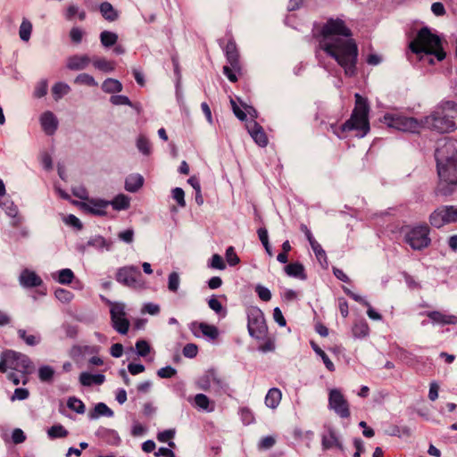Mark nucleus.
I'll return each instance as SVG.
<instances>
[{
  "label": "nucleus",
  "mask_w": 457,
  "mask_h": 457,
  "mask_svg": "<svg viewBox=\"0 0 457 457\" xmlns=\"http://www.w3.org/2000/svg\"><path fill=\"white\" fill-rule=\"evenodd\" d=\"M54 375V371L50 366H42L39 368L38 376L41 381H52Z\"/></svg>",
  "instance_id": "49"
},
{
  "label": "nucleus",
  "mask_w": 457,
  "mask_h": 457,
  "mask_svg": "<svg viewBox=\"0 0 457 457\" xmlns=\"http://www.w3.org/2000/svg\"><path fill=\"white\" fill-rule=\"evenodd\" d=\"M102 89L108 94L120 93L122 90V84L115 79H106L102 84Z\"/></svg>",
  "instance_id": "30"
},
{
  "label": "nucleus",
  "mask_w": 457,
  "mask_h": 457,
  "mask_svg": "<svg viewBox=\"0 0 457 457\" xmlns=\"http://www.w3.org/2000/svg\"><path fill=\"white\" fill-rule=\"evenodd\" d=\"M312 36L320 49L336 61L346 77L356 76L359 49L345 21L329 18L322 24H315Z\"/></svg>",
  "instance_id": "1"
},
{
  "label": "nucleus",
  "mask_w": 457,
  "mask_h": 457,
  "mask_svg": "<svg viewBox=\"0 0 457 457\" xmlns=\"http://www.w3.org/2000/svg\"><path fill=\"white\" fill-rule=\"evenodd\" d=\"M175 432L172 429L164 430L162 432H159L157 434V439L162 443H169V445L170 447H175V444L171 442V439L174 437Z\"/></svg>",
  "instance_id": "51"
},
{
  "label": "nucleus",
  "mask_w": 457,
  "mask_h": 457,
  "mask_svg": "<svg viewBox=\"0 0 457 457\" xmlns=\"http://www.w3.org/2000/svg\"><path fill=\"white\" fill-rule=\"evenodd\" d=\"M276 443V440L273 436H268L259 442V449H269L271 448Z\"/></svg>",
  "instance_id": "64"
},
{
  "label": "nucleus",
  "mask_w": 457,
  "mask_h": 457,
  "mask_svg": "<svg viewBox=\"0 0 457 457\" xmlns=\"http://www.w3.org/2000/svg\"><path fill=\"white\" fill-rule=\"evenodd\" d=\"M247 328L250 336L258 340V349L263 353L272 352L275 343L269 335L268 326L262 311L257 306H250L246 310Z\"/></svg>",
  "instance_id": "5"
},
{
  "label": "nucleus",
  "mask_w": 457,
  "mask_h": 457,
  "mask_svg": "<svg viewBox=\"0 0 457 457\" xmlns=\"http://www.w3.org/2000/svg\"><path fill=\"white\" fill-rule=\"evenodd\" d=\"M322 445L325 449L338 448L343 449L341 443L339 442L337 435L330 431L328 435H324L322 437Z\"/></svg>",
  "instance_id": "31"
},
{
  "label": "nucleus",
  "mask_w": 457,
  "mask_h": 457,
  "mask_svg": "<svg viewBox=\"0 0 457 457\" xmlns=\"http://www.w3.org/2000/svg\"><path fill=\"white\" fill-rule=\"evenodd\" d=\"M76 16H78L79 21H84L86 19V12L84 11L79 12L75 5H69L66 10L67 20L71 21Z\"/></svg>",
  "instance_id": "46"
},
{
  "label": "nucleus",
  "mask_w": 457,
  "mask_h": 457,
  "mask_svg": "<svg viewBox=\"0 0 457 457\" xmlns=\"http://www.w3.org/2000/svg\"><path fill=\"white\" fill-rule=\"evenodd\" d=\"M109 203L106 201H91L88 205V210L91 213L96 215H106Z\"/></svg>",
  "instance_id": "32"
},
{
  "label": "nucleus",
  "mask_w": 457,
  "mask_h": 457,
  "mask_svg": "<svg viewBox=\"0 0 457 457\" xmlns=\"http://www.w3.org/2000/svg\"><path fill=\"white\" fill-rule=\"evenodd\" d=\"M240 418L245 425H250L254 421V415L253 411L247 408L243 407L239 411Z\"/></svg>",
  "instance_id": "53"
},
{
  "label": "nucleus",
  "mask_w": 457,
  "mask_h": 457,
  "mask_svg": "<svg viewBox=\"0 0 457 457\" xmlns=\"http://www.w3.org/2000/svg\"><path fill=\"white\" fill-rule=\"evenodd\" d=\"M93 66L103 72L108 73L113 71L116 69L117 63L113 60L98 58L94 60Z\"/></svg>",
  "instance_id": "28"
},
{
  "label": "nucleus",
  "mask_w": 457,
  "mask_h": 457,
  "mask_svg": "<svg viewBox=\"0 0 457 457\" xmlns=\"http://www.w3.org/2000/svg\"><path fill=\"white\" fill-rule=\"evenodd\" d=\"M105 380V377L102 374H91L89 372H82L79 375V382L83 386H91L93 385L100 386Z\"/></svg>",
  "instance_id": "21"
},
{
  "label": "nucleus",
  "mask_w": 457,
  "mask_h": 457,
  "mask_svg": "<svg viewBox=\"0 0 457 457\" xmlns=\"http://www.w3.org/2000/svg\"><path fill=\"white\" fill-rule=\"evenodd\" d=\"M195 404L201 408V409H204V410H211L209 408L210 406V400L209 398L204 395V394H197L195 396Z\"/></svg>",
  "instance_id": "56"
},
{
  "label": "nucleus",
  "mask_w": 457,
  "mask_h": 457,
  "mask_svg": "<svg viewBox=\"0 0 457 457\" xmlns=\"http://www.w3.org/2000/svg\"><path fill=\"white\" fill-rule=\"evenodd\" d=\"M172 197L177 202L179 207L186 206L185 193L180 187H176L172 190Z\"/></svg>",
  "instance_id": "55"
},
{
  "label": "nucleus",
  "mask_w": 457,
  "mask_h": 457,
  "mask_svg": "<svg viewBox=\"0 0 457 457\" xmlns=\"http://www.w3.org/2000/svg\"><path fill=\"white\" fill-rule=\"evenodd\" d=\"M40 123L43 130L47 135H53L57 129L58 121L51 112H46L41 115Z\"/></svg>",
  "instance_id": "20"
},
{
  "label": "nucleus",
  "mask_w": 457,
  "mask_h": 457,
  "mask_svg": "<svg viewBox=\"0 0 457 457\" xmlns=\"http://www.w3.org/2000/svg\"><path fill=\"white\" fill-rule=\"evenodd\" d=\"M311 345L313 351L322 359L326 368L331 372L335 371V365L328 357L326 353L313 341L311 342Z\"/></svg>",
  "instance_id": "34"
},
{
  "label": "nucleus",
  "mask_w": 457,
  "mask_h": 457,
  "mask_svg": "<svg viewBox=\"0 0 457 457\" xmlns=\"http://www.w3.org/2000/svg\"><path fill=\"white\" fill-rule=\"evenodd\" d=\"M328 406L343 419H348L351 416L349 403L339 389L334 388L329 391Z\"/></svg>",
  "instance_id": "12"
},
{
  "label": "nucleus",
  "mask_w": 457,
  "mask_h": 457,
  "mask_svg": "<svg viewBox=\"0 0 457 457\" xmlns=\"http://www.w3.org/2000/svg\"><path fill=\"white\" fill-rule=\"evenodd\" d=\"M182 353L185 357L195 358L198 353V346L193 343L187 344Z\"/></svg>",
  "instance_id": "57"
},
{
  "label": "nucleus",
  "mask_w": 457,
  "mask_h": 457,
  "mask_svg": "<svg viewBox=\"0 0 457 457\" xmlns=\"http://www.w3.org/2000/svg\"><path fill=\"white\" fill-rule=\"evenodd\" d=\"M426 316L435 324L445 325H455L457 324V316L441 312L438 311L428 312Z\"/></svg>",
  "instance_id": "17"
},
{
  "label": "nucleus",
  "mask_w": 457,
  "mask_h": 457,
  "mask_svg": "<svg viewBox=\"0 0 457 457\" xmlns=\"http://www.w3.org/2000/svg\"><path fill=\"white\" fill-rule=\"evenodd\" d=\"M116 280L129 287L143 288L145 280L140 270L136 266H124L120 268L115 275Z\"/></svg>",
  "instance_id": "11"
},
{
  "label": "nucleus",
  "mask_w": 457,
  "mask_h": 457,
  "mask_svg": "<svg viewBox=\"0 0 457 457\" xmlns=\"http://www.w3.org/2000/svg\"><path fill=\"white\" fill-rule=\"evenodd\" d=\"M47 90H48V85H47V82L46 81H41L40 83H38V85L37 86L36 89H35V92H34V96L37 97V98H41L43 96H45L46 94H47Z\"/></svg>",
  "instance_id": "62"
},
{
  "label": "nucleus",
  "mask_w": 457,
  "mask_h": 457,
  "mask_svg": "<svg viewBox=\"0 0 457 457\" xmlns=\"http://www.w3.org/2000/svg\"><path fill=\"white\" fill-rule=\"evenodd\" d=\"M112 414V411L105 403H99L95 406L92 417L96 418L99 416H110Z\"/></svg>",
  "instance_id": "50"
},
{
  "label": "nucleus",
  "mask_w": 457,
  "mask_h": 457,
  "mask_svg": "<svg viewBox=\"0 0 457 457\" xmlns=\"http://www.w3.org/2000/svg\"><path fill=\"white\" fill-rule=\"evenodd\" d=\"M70 87L62 82L55 83L52 87V93L54 100L58 101L63 96L67 95L70 92Z\"/></svg>",
  "instance_id": "36"
},
{
  "label": "nucleus",
  "mask_w": 457,
  "mask_h": 457,
  "mask_svg": "<svg viewBox=\"0 0 457 457\" xmlns=\"http://www.w3.org/2000/svg\"><path fill=\"white\" fill-rule=\"evenodd\" d=\"M285 272L290 276L295 278H305L306 275L304 273V267L299 262H290L287 264L284 268Z\"/></svg>",
  "instance_id": "26"
},
{
  "label": "nucleus",
  "mask_w": 457,
  "mask_h": 457,
  "mask_svg": "<svg viewBox=\"0 0 457 457\" xmlns=\"http://www.w3.org/2000/svg\"><path fill=\"white\" fill-rule=\"evenodd\" d=\"M99 12L104 19L112 22L118 19L119 12L109 2H103L99 5Z\"/></svg>",
  "instance_id": "25"
},
{
  "label": "nucleus",
  "mask_w": 457,
  "mask_h": 457,
  "mask_svg": "<svg viewBox=\"0 0 457 457\" xmlns=\"http://www.w3.org/2000/svg\"><path fill=\"white\" fill-rule=\"evenodd\" d=\"M137 146L145 155H149L151 154V144L145 136L140 135L138 137L137 140Z\"/></svg>",
  "instance_id": "42"
},
{
  "label": "nucleus",
  "mask_w": 457,
  "mask_h": 457,
  "mask_svg": "<svg viewBox=\"0 0 457 457\" xmlns=\"http://www.w3.org/2000/svg\"><path fill=\"white\" fill-rule=\"evenodd\" d=\"M9 369L21 373V383L27 384L29 381V374L31 372L30 361L22 354L10 352Z\"/></svg>",
  "instance_id": "13"
},
{
  "label": "nucleus",
  "mask_w": 457,
  "mask_h": 457,
  "mask_svg": "<svg viewBox=\"0 0 457 457\" xmlns=\"http://www.w3.org/2000/svg\"><path fill=\"white\" fill-rule=\"evenodd\" d=\"M437 185L436 195L449 196L457 189V150L446 142L436 151Z\"/></svg>",
  "instance_id": "2"
},
{
  "label": "nucleus",
  "mask_w": 457,
  "mask_h": 457,
  "mask_svg": "<svg viewBox=\"0 0 457 457\" xmlns=\"http://www.w3.org/2000/svg\"><path fill=\"white\" fill-rule=\"evenodd\" d=\"M384 122L390 128L403 132L420 133L426 129L424 120H418L400 113H387L384 116Z\"/></svg>",
  "instance_id": "8"
},
{
  "label": "nucleus",
  "mask_w": 457,
  "mask_h": 457,
  "mask_svg": "<svg viewBox=\"0 0 457 457\" xmlns=\"http://www.w3.org/2000/svg\"><path fill=\"white\" fill-rule=\"evenodd\" d=\"M144 178L139 174H131L125 180V189L129 192H137L143 187Z\"/></svg>",
  "instance_id": "24"
},
{
  "label": "nucleus",
  "mask_w": 457,
  "mask_h": 457,
  "mask_svg": "<svg viewBox=\"0 0 457 457\" xmlns=\"http://www.w3.org/2000/svg\"><path fill=\"white\" fill-rule=\"evenodd\" d=\"M136 349H137V354L142 357L147 356L151 351L150 345L145 340H138L136 343Z\"/></svg>",
  "instance_id": "54"
},
{
  "label": "nucleus",
  "mask_w": 457,
  "mask_h": 457,
  "mask_svg": "<svg viewBox=\"0 0 457 457\" xmlns=\"http://www.w3.org/2000/svg\"><path fill=\"white\" fill-rule=\"evenodd\" d=\"M100 39L104 46L110 47L117 43L118 36L113 32L104 30L101 33Z\"/></svg>",
  "instance_id": "40"
},
{
  "label": "nucleus",
  "mask_w": 457,
  "mask_h": 457,
  "mask_svg": "<svg viewBox=\"0 0 457 457\" xmlns=\"http://www.w3.org/2000/svg\"><path fill=\"white\" fill-rule=\"evenodd\" d=\"M176 374H177V370L170 366H166L164 368H161L157 371L158 377H160L162 378H170L176 376Z\"/></svg>",
  "instance_id": "59"
},
{
  "label": "nucleus",
  "mask_w": 457,
  "mask_h": 457,
  "mask_svg": "<svg viewBox=\"0 0 457 457\" xmlns=\"http://www.w3.org/2000/svg\"><path fill=\"white\" fill-rule=\"evenodd\" d=\"M91 60L87 54H74L68 58L67 68L71 71H81L88 67Z\"/></svg>",
  "instance_id": "18"
},
{
  "label": "nucleus",
  "mask_w": 457,
  "mask_h": 457,
  "mask_svg": "<svg viewBox=\"0 0 457 457\" xmlns=\"http://www.w3.org/2000/svg\"><path fill=\"white\" fill-rule=\"evenodd\" d=\"M230 104L234 114L240 120H245L247 115L250 116V120H256L258 113L257 111L253 106L247 105L246 104L243 103L238 97H237L236 100L231 99Z\"/></svg>",
  "instance_id": "15"
},
{
  "label": "nucleus",
  "mask_w": 457,
  "mask_h": 457,
  "mask_svg": "<svg viewBox=\"0 0 457 457\" xmlns=\"http://www.w3.org/2000/svg\"><path fill=\"white\" fill-rule=\"evenodd\" d=\"M256 293L258 294L259 298L264 302H268L271 299L270 291L264 287L257 286Z\"/></svg>",
  "instance_id": "63"
},
{
  "label": "nucleus",
  "mask_w": 457,
  "mask_h": 457,
  "mask_svg": "<svg viewBox=\"0 0 457 457\" xmlns=\"http://www.w3.org/2000/svg\"><path fill=\"white\" fill-rule=\"evenodd\" d=\"M32 32V24L27 19H24L20 26L19 35L21 40L28 42Z\"/></svg>",
  "instance_id": "37"
},
{
  "label": "nucleus",
  "mask_w": 457,
  "mask_h": 457,
  "mask_svg": "<svg viewBox=\"0 0 457 457\" xmlns=\"http://www.w3.org/2000/svg\"><path fill=\"white\" fill-rule=\"evenodd\" d=\"M67 406L77 413H84L85 411V404L83 402L74 396L68 399Z\"/></svg>",
  "instance_id": "44"
},
{
  "label": "nucleus",
  "mask_w": 457,
  "mask_h": 457,
  "mask_svg": "<svg viewBox=\"0 0 457 457\" xmlns=\"http://www.w3.org/2000/svg\"><path fill=\"white\" fill-rule=\"evenodd\" d=\"M346 294L351 297L353 298L354 301L356 302H359L361 303H362L363 305L367 306L368 307V310H367V314L368 316L371 319V320H382V316L377 312L370 305L368 302L364 301L361 296L352 293L350 290H345Z\"/></svg>",
  "instance_id": "29"
},
{
  "label": "nucleus",
  "mask_w": 457,
  "mask_h": 457,
  "mask_svg": "<svg viewBox=\"0 0 457 457\" xmlns=\"http://www.w3.org/2000/svg\"><path fill=\"white\" fill-rule=\"evenodd\" d=\"M50 438H64L68 436V431L60 424L52 426L47 431Z\"/></svg>",
  "instance_id": "41"
},
{
  "label": "nucleus",
  "mask_w": 457,
  "mask_h": 457,
  "mask_svg": "<svg viewBox=\"0 0 457 457\" xmlns=\"http://www.w3.org/2000/svg\"><path fill=\"white\" fill-rule=\"evenodd\" d=\"M430 228L427 223L411 227L404 235V241L413 250H423L431 244Z\"/></svg>",
  "instance_id": "9"
},
{
  "label": "nucleus",
  "mask_w": 457,
  "mask_h": 457,
  "mask_svg": "<svg viewBox=\"0 0 457 457\" xmlns=\"http://www.w3.org/2000/svg\"><path fill=\"white\" fill-rule=\"evenodd\" d=\"M227 64L223 66V73L231 83L237 82L243 78L245 71L240 54L237 44L232 37L227 39V42L222 45Z\"/></svg>",
  "instance_id": "7"
},
{
  "label": "nucleus",
  "mask_w": 457,
  "mask_h": 457,
  "mask_svg": "<svg viewBox=\"0 0 457 457\" xmlns=\"http://www.w3.org/2000/svg\"><path fill=\"white\" fill-rule=\"evenodd\" d=\"M74 83L78 84V85H84V86L92 87L98 86V84L95 80L94 77L87 73L79 74L75 78Z\"/></svg>",
  "instance_id": "39"
},
{
  "label": "nucleus",
  "mask_w": 457,
  "mask_h": 457,
  "mask_svg": "<svg viewBox=\"0 0 457 457\" xmlns=\"http://www.w3.org/2000/svg\"><path fill=\"white\" fill-rule=\"evenodd\" d=\"M112 328L121 335H126L129 329V320L122 305L113 304L110 310Z\"/></svg>",
  "instance_id": "14"
},
{
  "label": "nucleus",
  "mask_w": 457,
  "mask_h": 457,
  "mask_svg": "<svg viewBox=\"0 0 457 457\" xmlns=\"http://www.w3.org/2000/svg\"><path fill=\"white\" fill-rule=\"evenodd\" d=\"M430 226L441 228L457 222V205H441L436 208L428 217Z\"/></svg>",
  "instance_id": "10"
},
{
  "label": "nucleus",
  "mask_w": 457,
  "mask_h": 457,
  "mask_svg": "<svg viewBox=\"0 0 457 457\" xmlns=\"http://www.w3.org/2000/svg\"><path fill=\"white\" fill-rule=\"evenodd\" d=\"M84 32L81 29L74 27L70 31V37L75 44H79L82 41Z\"/></svg>",
  "instance_id": "60"
},
{
  "label": "nucleus",
  "mask_w": 457,
  "mask_h": 457,
  "mask_svg": "<svg viewBox=\"0 0 457 457\" xmlns=\"http://www.w3.org/2000/svg\"><path fill=\"white\" fill-rule=\"evenodd\" d=\"M355 104L350 118L343 124H331V129L339 138H345L349 132L354 131L357 137L366 136L370 129V106L367 98L355 94Z\"/></svg>",
  "instance_id": "3"
},
{
  "label": "nucleus",
  "mask_w": 457,
  "mask_h": 457,
  "mask_svg": "<svg viewBox=\"0 0 457 457\" xmlns=\"http://www.w3.org/2000/svg\"><path fill=\"white\" fill-rule=\"evenodd\" d=\"M409 49L415 54L434 55L439 62L446 56L440 37L433 34L428 27H423L417 32L409 44Z\"/></svg>",
  "instance_id": "6"
},
{
  "label": "nucleus",
  "mask_w": 457,
  "mask_h": 457,
  "mask_svg": "<svg viewBox=\"0 0 457 457\" xmlns=\"http://www.w3.org/2000/svg\"><path fill=\"white\" fill-rule=\"evenodd\" d=\"M424 125L438 133H447L457 129V104L446 101L424 118Z\"/></svg>",
  "instance_id": "4"
},
{
  "label": "nucleus",
  "mask_w": 457,
  "mask_h": 457,
  "mask_svg": "<svg viewBox=\"0 0 457 457\" xmlns=\"http://www.w3.org/2000/svg\"><path fill=\"white\" fill-rule=\"evenodd\" d=\"M257 233H258L259 239L262 242V244L263 245L266 252L268 253L269 255H271L272 253H271V249H270V242H269V236H268L267 229L265 228H258Z\"/></svg>",
  "instance_id": "47"
},
{
  "label": "nucleus",
  "mask_w": 457,
  "mask_h": 457,
  "mask_svg": "<svg viewBox=\"0 0 457 457\" xmlns=\"http://www.w3.org/2000/svg\"><path fill=\"white\" fill-rule=\"evenodd\" d=\"M281 398L282 394L278 388H270L265 396V404L271 409H275L279 404Z\"/></svg>",
  "instance_id": "27"
},
{
  "label": "nucleus",
  "mask_w": 457,
  "mask_h": 457,
  "mask_svg": "<svg viewBox=\"0 0 457 457\" xmlns=\"http://www.w3.org/2000/svg\"><path fill=\"white\" fill-rule=\"evenodd\" d=\"M18 336L21 338L28 345L34 346L40 342V337L37 335L28 334L25 329H19Z\"/></svg>",
  "instance_id": "38"
},
{
  "label": "nucleus",
  "mask_w": 457,
  "mask_h": 457,
  "mask_svg": "<svg viewBox=\"0 0 457 457\" xmlns=\"http://www.w3.org/2000/svg\"><path fill=\"white\" fill-rule=\"evenodd\" d=\"M74 279V274L70 269H63L58 272L57 281L61 284H71Z\"/></svg>",
  "instance_id": "45"
},
{
  "label": "nucleus",
  "mask_w": 457,
  "mask_h": 457,
  "mask_svg": "<svg viewBox=\"0 0 457 457\" xmlns=\"http://www.w3.org/2000/svg\"><path fill=\"white\" fill-rule=\"evenodd\" d=\"M110 204L116 211L127 210L129 207V198L124 194H120Z\"/></svg>",
  "instance_id": "33"
},
{
  "label": "nucleus",
  "mask_w": 457,
  "mask_h": 457,
  "mask_svg": "<svg viewBox=\"0 0 457 457\" xmlns=\"http://www.w3.org/2000/svg\"><path fill=\"white\" fill-rule=\"evenodd\" d=\"M311 246H312V249L314 252L315 256H316L317 260L319 261V262L327 264V262H328L327 254H326V252L324 251V249L321 247V245L316 241V242H312Z\"/></svg>",
  "instance_id": "43"
},
{
  "label": "nucleus",
  "mask_w": 457,
  "mask_h": 457,
  "mask_svg": "<svg viewBox=\"0 0 457 457\" xmlns=\"http://www.w3.org/2000/svg\"><path fill=\"white\" fill-rule=\"evenodd\" d=\"M20 282L25 287H36L40 286L43 281L35 271L25 269L20 275Z\"/></svg>",
  "instance_id": "19"
},
{
  "label": "nucleus",
  "mask_w": 457,
  "mask_h": 457,
  "mask_svg": "<svg viewBox=\"0 0 457 457\" xmlns=\"http://www.w3.org/2000/svg\"><path fill=\"white\" fill-rule=\"evenodd\" d=\"M208 266L212 269L222 270L226 268V263L220 254L214 253L209 261Z\"/></svg>",
  "instance_id": "48"
},
{
  "label": "nucleus",
  "mask_w": 457,
  "mask_h": 457,
  "mask_svg": "<svg viewBox=\"0 0 457 457\" xmlns=\"http://www.w3.org/2000/svg\"><path fill=\"white\" fill-rule=\"evenodd\" d=\"M198 328L202 334L211 339H216L219 336L218 328L213 326L204 322L195 323L193 325V332L196 335L195 328Z\"/></svg>",
  "instance_id": "22"
},
{
  "label": "nucleus",
  "mask_w": 457,
  "mask_h": 457,
  "mask_svg": "<svg viewBox=\"0 0 457 457\" xmlns=\"http://www.w3.org/2000/svg\"><path fill=\"white\" fill-rule=\"evenodd\" d=\"M208 305L219 316H220L222 318L226 316L227 311H226L225 307L223 306L222 303L220 301L219 297L212 295L208 300Z\"/></svg>",
  "instance_id": "35"
},
{
  "label": "nucleus",
  "mask_w": 457,
  "mask_h": 457,
  "mask_svg": "<svg viewBox=\"0 0 457 457\" xmlns=\"http://www.w3.org/2000/svg\"><path fill=\"white\" fill-rule=\"evenodd\" d=\"M226 261L230 266H236L240 262V258L233 246H229L226 250Z\"/></svg>",
  "instance_id": "52"
},
{
  "label": "nucleus",
  "mask_w": 457,
  "mask_h": 457,
  "mask_svg": "<svg viewBox=\"0 0 457 457\" xmlns=\"http://www.w3.org/2000/svg\"><path fill=\"white\" fill-rule=\"evenodd\" d=\"M352 333L356 338H363L370 333V327L364 319L357 320L352 327Z\"/></svg>",
  "instance_id": "23"
},
{
  "label": "nucleus",
  "mask_w": 457,
  "mask_h": 457,
  "mask_svg": "<svg viewBox=\"0 0 457 457\" xmlns=\"http://www.w3.org/2000/svg\"><path fill=\"white\" fill-rule=\"evenodd\" d=\"M110 101L114 105H129L131 106V101L126 96L115 95L112 96Z\"/></svg>",
  "instance_id": "58"
},
{
  "label": "nucleus",
  "mask_w": 457,
  "mask_h": 457,
  "mask_svg": "<svg viewBox=\"0 0 457 457\" xmlns=\"http://www.w3.org/2000/svg\"><path fill=\"white\" fill-rule=\"evenodd\" d=\"M245 127L248 133L258 145L264 147L268 145V136L262 126H261L256 120H247L245 123Z\"/></svg>",
  "instance_id": "16"
},
{
  "label": "nucleus",
  "mask_w": 457,
  "mask_h": 457,
  "mask_svg": "<svg viewBox=\"0 0 457 457\" xmlns=\"http://www.w3.org/2000/svg\"><path fill=\"white\" fill-rule=\"evenodd\" d=\"M179 275L176 272H171L169 275V284H168L169 289L172 292H176L179 288Z\"/></svg>",
  "instance_id": "61"
}]
</instances>
